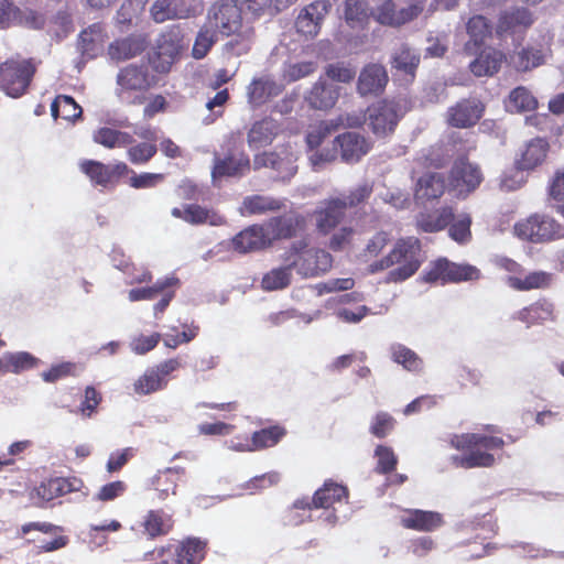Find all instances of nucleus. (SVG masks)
Instances as JSON below:
<instances>
[{"mask_svg":"<svg viewBox=\"0 0 564 564\" xmlns=\"http://www.w3.org/2000/svg\"><path fill=\"white\" fill-rule=\"evenodd\" d=\"M93 138L96 143L108 149L126 148L133 142L130 133L106 127L95 131Z\"/></svg>","mask_w":564,"mask_h":564,"instance_id":"nucleus-39","label":"nucleus"},{"mask_svg":"<svg viewBox=\"0 0 564 564\" xmlns=\"http://www.w3.org/2000/svg\"><path fill=\"white\" fill-rule=\"evenodd\" d=\"M293 265L283 261V265L274 268L263 275L261 284L267 291H275L286 288L292 278Z\"/></svg>","mask_w":564,"mask_h":564,"instance_id":"nucleus-44","label":"nucleus"},{"mask_svg":"<svg viewBox=\"0 0 564 564\" xmlns=\"http://www.w3.org/2000/svg\"><path fill=\"white\" fill-rule=\"evenodd\" d=\"M166 387V381L153 367L148 368L142 376H140L134 384L133 390L139 395H148L156 391L163 390Z\"/></svg>","mask_w":564,"mask_h":564,"instance_id":"nucleus-43","label":"nucleus"},{"mask_svg":"<svg viewBox=\"0 0 564 564\" xmlns=\"http://www.w3.org/2000/svg\"><path fill=\"white\" fill-rule=\"evenodd\" d=\"M160 333H152L150 335L137 334L130 338L129 348L135 355H145L156 347L161 340Z\"/></svg>","mask_w":564,"mask_h":564,"instance_id":"nucleus-57","label":"nucleus"},{"mask_svg":"<svg viewBox=\"0 0 564 564\" xmlns=\"http://www.w3.org/2000/svg\"><path fill=\"white\" fill-rule=\"evenodd\" d=\"M339 97V87L319 78L310 90L306 91L304 99L307 105L316 110L332 109Z\"/></svg>","mask_w":564,"mask_h":564,"instance_id":"nucleus-22","label":"nucleus"},{"mask_svg":"<svg viewBox=\"0 0 564 564\" xmlns=\"http://www.w3.org/2000/svg\"><path fill=\"white\" fill-rule=\"evenodd\" d=\"M445 191V180L441 173L432 172L422 175L415 185L414 198L423 204L440 198Z\"/></svg>","mask_w":564,"mask_h":564,"instance_id":"nucleus-29","label":"nucleus"},{"mask_svg":"<svg viewBox=\"0 0 564 564\" xmlns=\"http://www.w3.org/2000/svg\"><path fill=\"white\" fill-rule=\"evenodd\" d=\"M173 468H167L164 471L159 473L152 480V486L159 492L160 499H165L170 492L175 494L176 482L171 478Z\"/></svg>","mask_w":564,"mask_h":564,"instance_id":"nucleus-62","label":"nucleus"},{"mask_svg":"<svg viewBox=\"0 0 564 564\" xmlns=\"http://www.w3.org/2000/svg\"><path fill=\"white\" fill-rule=\"evenodd\" d=\"M147 47L142 35H131L116 40L108 47V55L112 61L122 62L140 55Z\"/></svg>","mask_w":564,"mask_h":564,"instance_id":"nucleus-30","label":"nucleus"},{"mask_svg":"<svg viewBox=\"0 0 564 564\" xmlns=\"http://www.w3.org/2000/svg\"><path fill=\"white\" fill-rule=\"evenodd\" d=\"M547 152V141L542 138H534L527 142L519 151L514 164L518 170L528 172L533 171L545 161Z\"/></svg>","mask_w":564,"mask_h":564,"instance_id":"nucleus-23","label":"nucleus"},{"mask_svg":"<svg viewBox=\"0 0 564 564\" xmlns=\"http://www.w3.org/2000/svg\"><path fill=\"white\" fill-rule=\"evenodd\" d=\"M467 33L470 41L477 46L491 34V25L482 15H474L467 22Z\"/></svg>","mask_w":564,"mask_h":564,"instance_id":"nucleus-55","label":"nucleus"},{"mask_svg":"<svg viewBox=\"0 0 564 564\" xmlns=\"http://www.w3.org/2000/svg\"><path fill=\"white\" fill-rule=\"evenodd\" d=\"M550 54V40L543 36L542 42L522 48L514 56L512 63L517 70L528 72L546 62Z\"/></svg>","mask_w":564,"mask_h":564,"instance_id":"nucleus-25","label":"nucleus"},{"mask_svg":"<svg viewBox=\"0 0 564 564\" xmlns=\"http://www.w3.org/2000/svg\"><path fill=\"white\" fill-rule=\"evenodd\" d=\"M482 174L479 167L465 159L457 160L449 173V191L457 197L465 198L481 183Z\"/></svg>","mask_w":564,"mask_h":564,"instance_id":"nucleus-11","label":"nucleus"},{"mask_svg":"<svg viewBox=\"0 0 564 564\" xmlns=\"http://www.w3.org/2000/svg\"><path fill=\"white\" fill-rule=\"evenodd\" d=\"M534 22V17L528 8L514 7L502 11L499 15L496 32L498 36L505 34L523 33Z\"/></svg>","mask_w":564,"mask_h":564,"instance_id":"nucleus-18","label":"nucleus"},{"mask_svg":"<svg viewBox=\"0 0 564 564\" xmlns=\"http://www.w3.org/2000/svg\"><path fill=\"white\" fill-rule=\"evenodd\" d=\"M296 155L290 148H284L280 152H262L254 156L253 167H270L276 172V178L281 181L291 180L296 171Z\"/></svg>","mask_w":564,"mask_h":564,"instance_id":"nucleus-12","label":"nucleus"},{"mask_svg":"<svg viewBox=\"0 0 564 564\" xmlns=\"http://www.w3.org/2000/svg\"><path fill=\"white\" fill-rule=\"evenodd\" d=\"M172 215L192 225L223 226L226 224V218L216 210L194 204L187 205L184 209L173 208Z\"/></svg>","mask_w":564,"mask_h":564,"instance_id":"nucleus-28","label":"nucleus"},{"mask_svg":"<svg viewBox=\"0 0 564 564\" xmlns=\"http://www.w3.org/2000/svg\"><path fill=\"white\" fill-rule=\"evenodd\" d=\"M453 218V209L444 207L432 214H421L417 218V226L425 232H434L444 229Z\"/></svg>","mask_w":564,"mask_h":564,"instance_id":"nucleus-38","label":"nucleus"},{"mask_svg":"<svg viewBox=\"0 0 564 564\" xmlns=\"http://www.w3.org/2000/svg\"><path fill=\"white\" fill-rule=\"evenodd\" d=\"M182 36L178 29L170 30L163 33L158 40V55L165 56L171 61L180 53L182 47Z\"/></svg>","mask_w":564,"mask_h":564,"instance_id":"nucleus-49","label":"nucleus"},{"mask_svg":"<svg viewBox=\"0 0 564 564\" xmlns=\"http://www.w3.org/2000/svg\"><path fill=\"white\" fill-rule=\"evenodd\" d=\"M530 311L532 325L554 322L556 318L554 304L546 300H541L531 304Z\"/></svg>","mask_w":564,"mask_h":564,"instance_id":"nucleus-59","label":"nucleus"},{"mask_svg":"<svg viewBox=\"0 0 564 564\" xmlns=\"http://www.w3.org/2000/svg\"><path fill=\"white\" fill-rule=\"evenodd\" d=\"M285 206V199L267 195H250L243 198L239 214L241 216L261 215L268 212H276Z\"/></svg>","mask_w":564,"mask_h":564,"instance_id":"nucleus-33","label":"nucleus"},{"mask_svg":"<svg viewBox=\"0 0 564 564\" xmlns=\"http://www.w3.org/2000/svg\"><path fill=\"white\" fill-rule=\"evenodd\" d=\"M325 74L332 80L349 83L354 79L356 70L348 64L335 63L327 65Z\"/></svg>","mask_w":564,"mask_h":564,"instance_id":"nucleus-64","label":"nucleus"},{"mask_svg":"<svg viewBox=\"0 0 564 564\" xmlns=\"http://www.w3.org/2000/svg\"><path fill=\"white\" fill-rule=\"evenodd\" d=\"M305 218L295 213H289L280 217L269 219L263 227L268 235L270 245L279 239L291 238L304 228Z\"/></svg>","mask_w":564,"mask_h":564,"instance_id":"nucleus-20","label":"nucleus"},{"mask_svg":"<svg viewBox=\"0 0 564 564\" xmlns=\"http://www.w3.org/2000/svg\"><path fill=\"white\" fill-rule=\"evenodd\" d=\"M536 107V98L525 87L514 88L506 101V108L511 112L532 111Z\"/></svg>","mask_w":564,"mask_h":564,"instance_id":"nucleus-42","label":"nucleus"},{"mask_svg":"<svg viewBox=\"0 0 564 564\" xmlns=\"http://www.w3.org/2000/svg\"><path fill=\"white\" fill-rule=\"evenodd\" d=\"M152 82L145 63L130 64L119 69L116 76L115 94L122 102H141L138 94L148 90Z\"/></svg>","mask_w":564,"mask_h":564,"instance_id":"nucleus-5","label":"nucleus"},{"mask_svg":"<svg viewBox=\"0 0 564 564\" xmlns=\"http://www.w3.org/2000/svg\"><path fill=\"white\" fill-rule=\"evenodd\" d=\"M400 523L405 529L421 532H432L444 524L443 516L436 511L406 509L400 516Z\"/></svg>","mask_w":564,"mask_h":564,"instance_id":"nucleus-21","label":"nucleus"},{"mask_svg":"<svg viewBox=\"0 0 564 564\" xmlns=\"http://www.w3.org/2000/svg\"><path fill=\"white\" fill-rule=\"evenodd\" d=\"M194 0H155L151 7V15L158 23L171 19H185L193 12Z\"/></svg>","mask_w":564,"mask_h":564,"instance_id":"nucleus-26","label":"nucleus"},{"mask_svg":"<svg viewBox=\"0 0 564 564\" xmlns=\"http://www.w3.org/2000/svg\"><path fill=\"white\" fill-rule=\"evenodd\" d=\"M344 499H347V489L333 481H326L324 487L318 489L312 499L303 498L294 502L296 509H311L323 508L325 512V521L329 524H334L337 521L335 514V503H340Z\"/></svg>","mask_w":564,"mask_h":564,"instance_id":"nucleus-9","label":"nucleus"},{"mask_svg":"<svg viewBox=\"0 0 564 564\" xmlns=\"http://www.w3.org/2000/svg\"><path fill=\"white\" fill-rule=\"evenodd\" d=\"M250 167L249 158L243 152L215 153L212 180L215 185L224 177H241Z\"/></svg>","mask_w":564,"mask_h":564,"instance_id":"nucleus-16","label":"nucleus"},{"mask_svg":"<svg viewBox=\"0 0 564 564\" xmlns=\"http://www.w3.org/2000/svg\"><path fill=\"white\" fill-rule=\"evenodd\" d=\"M392 360L409 371L417 372L423 367L422 359L410 348L393 344L390 348Z\"/></svg>","mask_w":564,"mask_h":564,"instance_id":"nucleus-46","label":"nucleus"},{"mask_svg":"<svg viewBox=\"0 0 564 564\" xmlns=\"http://www.w3.org/2000/svg\"><path fill=\"white\" fill-rule=\"evenodd\" d=\"M282 259L294 267L303 278L325 274L333 265V257L324 249L311 247L304 240L293 242L283 253Z\"/></svg>","mask_w":564,"mask_h":564,"instance_id":"nucleus-4","label":"nucleus"},{"mask_svg":"<svg viewBox=\"0 0 564 564\" xmlns=\"http://www.w3.org/2000/svg\"><path fill=\"white\" fill-rule=\"evenodd\" d=\"M337 129L338 124H336L334 120L322 121L308 131L306 135L307 147L311 150L318 148L323 143V140Z\"/></svg>","mask_w":564,"mask_h":564,"instance_id":"nucleus-58","label":"nucleus"},{"mask_svg":"<svg viewBox=\"0 0 564 564\" xmlns=\"http://www.w3.org/2000/svg\"><path fill=\"white\" fill-rule=\"evenodd\" d=\"M80 170L97 185L106 186L111 183L110 166L98 161H84Z\"/></svg>","mask_w":564,"mask_h":564,"instance_id":"nucleus-51","label":"nucleus"},{"mask_svg":"<svg viewBox=\"0 0 564 564\" xmlns=\"http://www.w3.org/2000/svg\"><path fill=\"white\" fill-rule=\"evenodd\" d=\"M422 261L423 256L419 239L408 237L400 239L388 256L372 262L369 265V271L376 273L398 265V268L389 272L388 281L401 282L412 276L420 268Z\"/></svg>","mask_w":564,"mask_h":564,"instance_id":"nucleus-2","label":"nucleus"},{"mask_svg":"<svg viewBox=\"0 0 564 564\" xmlns=\"http://www.w3.org/2000/svg\"><path fill=\"white\" fill-rule=\"evenodd\" d=\"M484 110L477 98L463 99L447 110V122L455 128H469L478 122Z\"/></svg>","mask_w":564,"mask_h":564,"instance_id":"nucleus-19","label":"nucleus"},{"mask_svg":"<svg viewBox=\"0 0 564 564\" xmlns=\"http://www.w3.org/2000/svg\"><path fill=\"white\" fill-rule=\"evenodd\" d=\"M404 112L399 101L381 100L368 108L367 120L377 137H386L394 131Z\"/></svg>","mask_w":564,"mask_h":564,"instance_id":"nucleus-8","label":"nucleus"},{"mask_svg":"<svg viewBox=\"0 0 564 564\" xmlns=\"http://www.w3.org/2000/svg\"><path fill=\"white\" fill-rule=\"evenodd\" d=\"M271 0H219L208 11L207 24L223 35H231L242 28V12L259 14Z\"/></svg>","mask_w":564,"mask_h":564,"instance_id":"nucleus-3","label":"nucleus"},{"mask_svg":"<svg viewBox=\"0 0 564 564\" xmlns=\"http://www.w3.org/2000/svg\"><path fill=\"white\" fill-rule=\"evenodd\" d=\"M170 527V518L161 511H149L143 522L144 532L150 538L167 533Z\"/></svg>","mask_w":564,"mask_h":564,"instance_id":"nucleus-53","label":"nucleus"},{"mask_svg":"<svg viewBox=\"0 0 564 564\" xmlns=\"http://www.w3.org/2000/svg\"><path fill=\"white\" fill-rule=\"evenodd\" d=\"M158 152L155 143L141 142L128 149L127 155L133 164H144L149 162Z\"/></svg>","mask_w":564,"mask_h":564,"instance_id":"nucleus-60","label":"nucleus"},{"mask_svg":"<svg viewBox=\"0 0 564 564\" xmlns=\"http://www.w3.org/2000/svg\"><path fill=\"white\" fill-rule=\"evenodd\" d=\"M219 246L232 249L238 253H249L271 245L263 225H252L238 232L231 240L223 241Z\"/></svg>","mask_w":564,"mask_h":564,"instance_id":"nucleus-15","label":"nucleus"},{"mask_svg":"<svg viewBox=\"0 0 564 564\" xmlns=\"http://www.w3.org/2000/svg\"><path fill=\"white\" fill-rule=\"evenodd\" d=\"M283 86L276 83L270 75L254 78L247 88L249 102L253 106L263 104L268 98L278 96Z\"/></svg>","mask_w":564,"mask_h":564,"instance_id":"nucleus-31","label":"nucleus"},{"mask_svg":"<svg viewBox=\"0 0 564 564\" xmlns=\"http://www.w3.org/2000/svg\"><path fill=\"white\" fill-rule=\"evenodd\" d=\"M206 543L196 538H188L175 549V564H198L205 555Z\"/></svg>","mask_w":564,"mask_h":564,"instance_id":"nucleus-36","label":"nucleus"},{"mask_svg":"<svg viewBox=\"0 0 564 564\" xmlns=\"http://www.w3.org/2000/svg\"><path fill=\"white\" fill-rule=\"evenodd\" d=\"M217 41V33L213 25L205 23L198 31L192 55L195 59L204 58Z\"/></svg>","mask_w":564,"mask_h":564,"instance_id":"nucleus-47","label":"nucleus"},{"mask_svg":"<svg viewBox=\"0 0 564 564\" xmlns=\"http://www.w3.org/2000/svg\"><path fill=\"white\" fill-rule=\"evenodd\" d=\"M371 17V8L365 0H346L345 19L352 26H362Z\"/></svg>","mask_w":564,"mask_h":564,"instance_id":"nucleus-48","label":"nucleus"},{"mask_svg":"<svg viewBox=\"0 0 564 564\" xmlns=\"http://www.w3.org/2000/svg\"><path fill=\"white\" fill-rule=\"evenodd\" d=\"M553 275L545 271H533L523 278L510 275L507 278V284L517 291H530L534 289H545L551 285Z\"/></svg>","mask_w":564,"mask_h":564,"instance_id":"nucleus-35","label":"nucleus"},{"mask_svg":"<svg viewBox=\"0 0 564 564\" xmlns=\"http://www.w3.org/2000/svg\"><path fill=\"white\" fill-rule=\"evenodd\" d=\"M340 148L341 160L346 163H356L366 155L371 144L358 132H346L335 139Z\"/></svg>","mask_w":564,"mask_h":564,"instance_id":"nucleus-27","label":"nucleus"},{"mask_svg":"<svg viewBox=\"0 0 564 564\" xmlns=\"http://www.w3.org/2000/svg\"><path fill=\"white\" fill-rule=\"evenodd\" d=\"M284 435V430L279 426H272L254 432L251 436L253 451H260L274 446Z\"/></svg>","mask_w":564,"mask_h":564,"instance_id":"nucleus-54","label":"nucleus"},{"mask_svg":"<svg viewBox=\"0 0 564 564\" xmlns=\"http://www.w3.org/2000/svg\"><path fill=\"white\" fill-rule=\"evenodd\" d=\"M449 442L454 448L464 452L462 455L452 457L453 464L466 469L494 466L496 462L494 452L501 449L505 445L501 437L480 433L453 435Z\"/></svg>","mask_w":564,"mask_h":564,"instance_id":"nucleus-1","label":"nucleus"},{"mask_svg":"<svg viewBox=\"0 0 564 564\" xmlns=\"http://www.w3.org/2000/svg\"><path fill=\"white\" fill-rule=\"evenodd\" d=\"M235 36L225 44V51L235 56H241L249 52L253 40V31L249 26H242Z\"/></svg>","mask_w":564,"mask_h":564,"instance_id":"nucleus-50","label":"nucleus"},{"mask_svg":"<svg viewBox=\"0 0 564 564\" xmlns=\"http://www.w3.org/2000/svg\"><path fill=\"white\" fill-rule=\"evenodd\" d=\"M514 234L523 240L544 242L564 238V228L552 217L535 214L517 223Z\"/></svg>","mask_w":564,"mask_h":564,"instance_id":"nucleus-7","label":"nucleus"},{"mask_svg":"<svg viewBox=\"0 0 564 564\" xmlns=\"http://www.w3.org/2000/svg\"><path fill=\"white\" fill-rule=\"evenodd\" d=\"M51 112L54 118L72 121L80 117L82 108L70 96L59 95L52 102Z\"/></svg>","mask_w":564,"mask_h":564,"instance_id":"nucleus-45","label":"nucleus"},{"mask_svg":"<svg viewBox=\"0 0 564 564\" xmlns=\"http://www.w3.org/2000/svg\"><path fill=\"white\" fill-rule=\"evenodd\" d=\"M79 48L83 56L94 58L102 48V30L99 24H93L79 35Z\"/></svg>","mask_w":564,"mask_h":564,"instance_id":"nucleus-37","label":"nucleus"},{"mask_svg":"<svg viewBox=\"0 0 564 564\" xmlns=\"http://www.w3.org/2000/svg\"><path fill=\"white\" fill-rule=\"evenodd\" d=\"M480 276L479 270L470 264H458L447 259H438L424 273L423 279L426 282H460L473 281Z\"/></svg>","mask_w":564,"mask_h":564,"instance_id":"nucleus-10","label":"nucleus"},{"mask_svg":"<svg viewBox=\"0 0 564 564\" xmlns=\"http://www.w3.org/2000/svg\"><path fill=\"white\" fill-rule=\"evenodd\" d=\"M35 67L28 59H9L0 64V90L11 98L21 97L28 89Z\"/></svg>","mask_w":564,"mask_h":564,"instance_id":"nucleus-6","label":"nucleus"},{"mask_svg":"<svg viewBox=\"0 0 564 564\" xmlns=\"http://www.w3.org/2000/svg\"><path fill=\"white\" fill-rule=\"evenodd\" d=\"M421 13L417 6H409L395 9L392 0H379L371 8V17L380 24L388 26H400L414 20Z\"/></svg>","mask_w":564,"mask_h":564,"instance_id":"nucleus-14","label":"nucleus"},{"mask_svg":"<svg viewBox=\"0 0 564 564\" xmlns=\"http://www.w3.org/2000/svg\"><path fill=\"white\" fill-rule=\"evenodd\" d=\"M420 63V55L406 45L400 46L392 56L393 67L409 75L411 78L414 77L415 69Z\"/></svg>","mask_w":564,"mask_h":564,"instance_id":"nucleus-41","label":"nucleus"},{"mask_svg":"<svg viewBox=\"0 0 564 564\" xmlns=\"http://www.w3.org/2000/svg\"><path fill=\"white\" fill-rule=\"evenodd\" d=\"M4 360L8 364L9 371L14 373L34 368L39 364V359L26 351L6 352Z\"/></svg>","mask_w":564,"mask_h":564,"instance_id":"nucleus-56","label":"nucleus"},{"mask_svg":"<svg viewBox=\"0 0 564 564\" xmlns=\"http://www.w3.org/2000/svg\"><path fill=\"white\" fill-rule=\"evenodd\" d=\"M330 7L328 0H316L303 8L295 21L297 32L310 37L316 36Z\"/></svg>","mask_w":564,"mask_h":564,"instance_id":"nucleus-17","label":"nucleus"},{"mask_svg":"<svg viewBox=\"0 0 564 564\" xmlns=\"http://www.w3.org/2000/svg\"><path fill=\"white\" fill-rule=\"evenodd\" d=\"M178 284V279L174 275H169L159 279L152 286L131 289L128 293L130 302L153 300L159 293L164 292L171 286Z\"/></svg>","mask_w":564,"mask_h":564,"instance_id":"nucleus-40","label":"nucleus"},{"mask_svg":"<svg viewBox=\"0 0 564 564\" xmlns=\"http://www.w3.org/2000/svg\"><path fill=\"white\" fill-rule=\"evenodd\" d=\"M346 209V199L339 197L319 202L313 213L317 231L323 235L333 231L345 218Z\"/></svg>","mask_w":564,"mask_h":564,"instance_id":"nucleus-13","label":"nucleus"},{"mask_svg":"<svg viewBox=\"0 0 564 564\" xmlns=\"http://www.w3.org/2000/svg\"><path fill=\"white\" fill-rule=\"evenodd\" d=\"M471 218L467 214L458 215L449 228V236L453 240L463 243L470 238Z\"/></svg>","mask_w":564,"mask_h":564,"instance_id":"nucleus-61","label":"nucleus"},{"mask_svg":"<svg viewBox=\"0 0 564 564\" xmlns=\"http://www.w3.org/2000/svg\"><path fill=\"white\" fill-rule=\"evenodd\" d=\"M503 59L500 51L486 48L469 64V68L476 76H491L498 72Z\"/></svg>","mask_w":564,"mask_h":564,"instance_id":"nucleus-34","label":"nucleus"},{"mask_svg":"<svg viewBox=\"0 0 564 564\" xmlns=\"http://www.w3.org/2000/svg\"><path fill=\"white\" fill-rule=\"evenodd\" d=\"M317 69V63L313 61L286 63L282 69V77L288 83L305 78Z\"/></svg>","mask_w":564,"mask_h":564,"instance_id":"nucleus-52","label":"nucleus"},{"mask_svg":"<svg viewBox=\"0 0 564 564\" xmlns=\"http://www.w3.org/2000/svg\"><path fill=\"white\" fill-rule=\"evenodd\" d=\"M388 83L386 68L380 64L366 65L358 77L357 91L361 96L379 95Z\"/></svg>","mask_w":564,"mask_h":564,"instance_id":"nucleus-24","label":"nucleus"},{"mask_svg":"<svg viewBox=\"0 0 564 564\" xmlns=\"http://www.w3.org/2000/svg\"><path fill=\"white\" fill-rule=\"evenodd\" d=\"M280 132V124L272 118H264L252 124L248 132V144L251 149L264 148L273 141Z\"/></svg>","mask_w":564,"mask_h":564,"instance_id":"nucleus-32","label":"nucleus"},{"mask_svg":"<svg viewBox=\"0 0 564 564\" xmlns=\"http://www.w3.org/2000/svg\"><path fill=\"white\" fill-rule=\"evenodd\" d=\"M375 456L378 459L377 471L387 474L395 468L398 459L392 448L379 445L375 451Z\"/></svg>","mask_w":564,"mask_h":564,"instance_id":"nucleus-63","label":"nucleus"}]
</instances>
